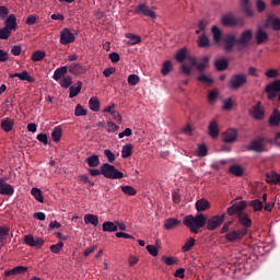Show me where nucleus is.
I'll return each mask as SVG.
<instances>
[{
  "label": "nucleus",
  "instance_id": "nucleus-1",
  "mask_svg": "<svg viewBox=\"0 0 280 280\" xmlns=\"http://www.w3.org/2000/svg\"><path fill=\"white\" fill-rule=\"evenodd\" d=\"M212 40L213 45H219L222 47L225 54H231L233 51L235 45H237V37L233 33L222 34V30L220 27L213 25L211 27Z\"/></svg>",
  "mask_w": 280,
  "mask_h": 280
},
{
  "label": "nucleus",
  "instance_id": "nucleus-2",
  "mask_svg": "<svg viewBox=\"0 0 280 280\" xmlns=\"http://www.w3.org/2000/svg\"><path fill=\"white\" fill-rule=\"evenodd\" d=\"M184 225L189 229L190 233H195L198 235L200 233V229H205L207 226V217L203 213H197L196 215H186L184 218Z\"/></svg>",
  "mask_w": 280,
  "mask_h": 280
},
{
  "label": "nucleus",
  "instance_id": "nucleus-3",
  "mask_svg": "<svg viewBox=\"0 0 280 280\" xmlns=\"http://www.w3.org/2000/svg\"><path fill=\"white\" fill-rule=\"evenodd\" d=\"M102 176H104V178H109L110 180H121V178H124V173L117 170L113 164L103 163Z\"/></svg>",
  "mask_w": 280,
  "mask_h": 280
},
{
  "label": "nucleus",
  "instance_id": "nucleus-4",
  "mask_svg": "<svg viewBox=\"0 0 280 280\" xmlns=\"http://www.w3.org/2000/svg\"><path fill=\"white\" fill-rule=\"evenodd\" d=\"M221 24L224 27H244V21L237 16L233 12H228L221 16Z\"/></svg>",
  "mask_w": 280,
  "mask_h": 280
},
{
  "label": "nucleus",
  "instance_id": "nucleus-5",
  "mask_svg": "<svg viewBox=\"0 0 280 280\" xmlns=\"http://www.w3.org/2000/svg\"><path fill=\"white\" fill-rule=\"evenodd\" d=\"M248 82V78L244 73H238V74H233L230 82L229 86L231 91H237V89H242L244 84Z\"/></svg>",
  "mask_w": 280,
  "mask_h": 280
},
{
  "label": "nucleus",
  "instance_id": "nucleus-6",
  "mask_svg": "<svg viewBox=\"0 0 280 280\" xmlns=\"http://www.w3.org/2000/svg\"><path fill=\"white\" fill-rule=\"evenodd\" d=\"M246 235H248V231L240 229V230H232L228 232L224 237L226 242L234 243V242H242V240H244Z\"/></svg>",
  "mask_w": 280,
  "mask_h": 280
},
{
  "label": "nucleus",
  "instance_id": "nucleus-7",
  "mask_svg": "<svg viewBox=\"0 0 280 280\" xmlns=\"http://www.w3.org/2000/svg\"><path fill=\"white\" fill-rule=\"evenodd\" d=\"M264 143H266V138L264 136H259L250 142L247 150L250 152L261 153L266 150V144Z\"/></svg>",
  "mask_w": 280,
  "mask_h": 280
},
{
  "label": "nucleus",
  "instance_id": "nucleus-8",
  "mask_svg": "<svg viewBox=\"0 0 280 280\" xmlns=\"http://www.w3.org/2000/svg\"><path fill=\"white\" fill-rule=\"evenodd\" d=\"M224 218H226V214H221V215H213L209 220L206 221V229L208 231H215V229H219V226H222L224 223Z\"/></svg>",
  "mask_w": 280,
  "mask_h": 280
},
{
  "label": "nucleus",
  "instance_id": "nucleus-9",
  "mask_svg": "<svg viewBox=\"0 0 280 280\" xmlns=\"http://www.w3.org/2000/svg\"><path fill=\"white\" fill-rule=\"evenodd\" d=\"M264 27H266V30L271 27V30H273V32H279L280 31V19L277 15H275V13L267 14V19L265 21Z\"/></svg>",
  "mask_w": 280,
  "mask_h": 280
},
{
  "label": "nucleus",
  "instance_id": "nucleus-10",
  "mask_svg": "<svg viewBox=\"0 0 280 280\" xmlns=\"http://www.w3.org/2000/svg\"><path fill=\"white\" fill-rule=\"evenodd\" d=\"M24 244L31 246L32 248H43L45 241L42 237H34V235L28 234L24 236Z\"/></svg>",
  "mask_w": 280,
  "mask_h": 280
},
{
  "label": "nucleus",
  "instance_id": "nucleus-11",
  "mask_svg": "<svg viewBox=\"0 0 280 280\" xmlns=\"http://www.w3.org/2000/svg\"><path fill=\"white\" fill-rule=\"evenodd\" d=\"M250 40H253V31L245 30L242 32L241 37L236 38V45L241 47H248L250 45Z\"/></svg>",
  "mask_w": 280,
  "mask_h": 280
},
{
  "label": "nucleus",
  "instance_id": "nucleus-12",
  "mask_svg": "<svg viewBox=\"0 0 280 280\" xmlns=\"http://www.w3.org/2000/svg\"><path fill=\"white\" fill-rule=\"evenodd\" d=\"M60 45H71V43H75V35L71 33V30L63 28L60 32Z\"/></svg>",
  "mask_w": 280,
  "mask_h": 280
},
{
  "label": "nucleus",
  "instance_id": "nucleus-13",
  "mask_svg": "<svg viewBox=\"0 0 280 280\" xmlns=\"http://www.w3.org/2000/svg\"><path fill=\"white\" fill-rule=\"evenodd\" d=\"M136 14H142V16H149V19H156V13L150 9L145 3H140L136 8Z\"/></svg>",
  "mask_w": 280,
  "mask_h": 280
},
{
  "label": "nucleus",
  "instance_id": "nucleus-14",
  "mask_svg": "<svg viewBox=\"0 0 280 280\" xmlns=\"http://www.w3.org/2000/svg\"><path fill=\"white\" fill-rule=\"evenodd\" d=\"M237 220L238 223L243 226V229L241 230L248 231V229L253 226V220L250 219V217H248V213L244 211L238 213Z\"/></svg>",
  "mask_w": 280,
  "mask_h": 280
},
{
  "label": "nucleus",
  "instance_id": "nucleus-15",
  "mask_svg": "<svg viewBox=\"0 0 280 280\" xmlns=\"http://www.w3.org/2000/svg\"><path fill=\"white\" fill-rule=\"evenodd\" d=\"M245 208H246V201H240V202L234 203L230 208H228L226 212H228V215L236 214L238 218L240 213H242Z\"/></svg>",
  "mask_w": 280,
  "mask_h": 280
},
{
  "label": "nucleus",
  "instance_id": "nucleus-16",
  "mask_svg": "<svg viewBox=\"0 0 280 280\" xmlns=\"http://www.w3.org/2000/svg\"><path fill=\"white\" fill-rule=\"evenodd\" d=\"M240 5L245 16H247L248 19H253L255 16V11H253V5L250 4V0H240Z\"/></svg>",
  "mask_w": 280,
  "mask_h": 280
},
{
  "label": "nucleus",
  "instance_id": "nucleus-17",
  "mask_svg": "<svg viewBox=\"0 0 280 280\" xmlns=\"http://www.w3.org/2000/svg\"><path fill=\"white\" fill-rule=\"evenodd\" d=\"M250 115L258 121H261V119L266 117L264 107H261V102H258L256 105L253 106Z\"/></svg>",
  "mask_w": 280,
  "mask_h": 280
},
{
  "label": "nucleus",
  "instance_id": "nucleus-18",
  "mask_svg": "<svg viewBox=\"0 0 280 280\" xmlns=\"http://www.w3.org/2000/svg\"><path fill=\"white\" fill-rule=\"evenodd\" d=\"M0 195L1 196H13L14 187L12 185L5 183V179L0 178Z\"/></svg>",
  "mask_w": 280,
  "mask_h": 280
},
{
  "label": "nucleus",
  "instance_id": "nucleus-19",
  "mask_svg": "<svg viewBox=\"0 0 280 280\" xmlns=\"http://www.w3.org/2000/svg\"><path fill=\"white\" fill-rule=\"evenodd\" d=\"M256 38V45H264L266 40H268V33L261 28V26H258L255 33Z\"/></svg>",
  "mask_w": 280,
  "mask_h": 280
},
{
  "label": "nucleus",
  "instance_id": "nucleus-20",
  "mask_svg": "<svg viewBox=\"0 0 280 280\" xmlns=\"http://www.w3.org/2000/svg\"><path fill=\"white\" fill-rule=\"evenodd\" d=\"M237 139V129H228L223 133V141L224 143H233Z\"/></svg>",
  "mask_w": 280,
  "mask_h": 280
},
{
  "label": "nucleus",
  "instance_id": "nucleus-21",
  "mask_svg": "<svg viewBox=\"0 0 280 280\" xmlns=\"http://www.w3.org/2000/svg\"><path fill=\"white\" fill-rule=\"evenodd\" d=\"M195 208L198 213H202V211L211 209V203L209 202V200L202 198L196 201Z\"/></svg>",
  "mask_w": 280,
  "mask_h": 280
},
{
  "label": "nucleus",
  "instance_id": "nucleus-22",
  "mask_svg": "<svg viewBox=\"0 0 280 280\" xmlns=\"http://www.w3.org/2000/svg\"><path fill=\"white\" fill-rule=\"evenodd\" d=\"M68 71L71 75H82L83 73H86V69H84L80 63H71L68 67Z\"/></svg>",
  "mask_w": 280,
  "mask_h": 280
},
{
  "label": "nucleus",
  "instance_id": "nucleus-23",
  "mask_svg": "<svg viewBox=\"0 0 280 280\" xmlns=\"http://www.w3.org/2000/svg\"><path fill=\"white\" fill-rule=\"evenodd\" d=\"M4 27L9 31V32H16V15L14 14H10L8 16V19L4 22Z\"/></svg>",
  "mask_w": 280,
  "mask_h": 280
},
{
  "label": "nucleus",
  "instance_id": "nucleus-24",
  "mask_svg": "<svg viewBox=\"0 0 280 280\" xmlns=\"http://www.w3.org/2000/svg\"><path fill=\"white\" fill-rule=\"evenodd\" d=\"M24 272H27V267L25 266H18L13 269L5 270L4 277H16V275H24Z\"/></svg>",
  "mask_w": 280,
  "mask_h": 280
},
{
  "label": "nucleus",
  "instance_id": "nucleus-25",
  "mask_svg": "<svg viewBox=\"0 0 280 280\" xmlns=\"http://www.w3.org/2000/svg\"><path fill=\"white\" fill-rule=\"evenodd\" d=\"M208 131L212 139H218L220 136V127L218 126V121L211 120L208 126Z\"/></svg>",
  "mask_w": 280,
  "mask_h": 280
},
{
  "label": "nucleus",
  "instance_id": "nucleus-26",
  "mask_svg": "<svg viewBox=\"0 0 280 280\" xmlns=\"http://www.w3.org/2000/svg\"><path fill=\"white\" fill-rule=\"evenodd\" d=\"M10 78H19V80L26 81L30 83L35 82L34 77L30 75V72H27V70H24L21 73L11 74Z\"/></svg>",
  "mask_w": 280,
  "mask_h": 280
},
{
  "label": "nucleus",
  "instance_id": "nucleus-27",
  "mask_svg": "<svg viewBox=\"0 0 280 280\" xmlns=\"http://www.w3.org/2000/svg\"><path fill=\"white\" fill-rule=\"evenodd\" d=\"M68 71H69V68L67 66L57 68L54 72L52 79L56 80V82H58V80H62V78L67 75Z\"/></svg>",
  "mask_w": 280,
  "mask_h": 280
},
{
  "label": "nucleus",
  "instance_id": "nucleus-28",
  "mask_svg": "<svg viewBox=\"0 0 280 280\" xmlns=\"http://www.w3.org/2000/svg\"><path fill=\"white\" fill-rule=\"evenodd\" d=\"M180 224V220L176 218H168L164 222V229L166 231H172V229H176Z\"/></svg>",
  "mask_w": 280,
  "mask_h": 280
},
{
  "label": "nucleus",
  "instance_id": "nucleus-29",
  "mask_svg": "<svg viewBox=\"0 0 280 280\" xmlns=\"http://www.w3.org/2000/svg\"><path fill=\"white\" fill-rule=\"evenodd\" d=\"M1 128L4 132H12L14 128V120L10 118H4L1 120Z\"/></svg>",
  "mask_w": 280,
  "mask_h": 280
},
{
  "label": "nucleus",
  "instance_id": "nucleus-30",
  "mask_svg": "<svg viewBox=\"0 0 280 280\" xmlns=\"http://www.w3.org/2000/svg\"><path fill=\"white\" fill-rule=\"evenodd\" d=\"M197 43H198V47H200L201 49L211 47V40L205 33L198 37Z\"/></svg>",
  "mask_w": 280,
  "mask_h": 280
},
{
  "label": "nucleus",
  "instance_id": "nucleus-31",
  "mask_svg": "<svg viewBox=\"0 0 280 280\" xmlns=\"http://www.w3.org/2000/svg\"><path fill=\"white\" fill-rule=\"evenodd\" d=\"M280 124V112L275 108L272 114L269 117V126H279Z\"/></svg>",
  "mask_w": 280,
  "mask_h": 280
},
{
  "label": "nucleus",
  "instance_id": "nucleus-32",
  "mask_svg": "<svg viewBox=\"0 0 280 280\" xmlns=\"http://www.w3.org/2000/svg\"><path fill=\"white\" fill-rule=\"evenodd\" d=\"M85 224H92L93 226H97L100 224V218L95 214L88 213L83 218Z\"/></svg>",
  "mask_w": 280,
  "mask_h": 280
},
{
  "label": "nucleus",
  "instance_id": "nucleus-33",
  "mask_svg": "<svg viewBox=\"0 0 280 280\" xmlns=\"http://www.w3.org/2000/svg\"><path fill=\"white\" fill-rule=\"evenodd\" d=\"M266 178L269 185H280V175L277 173H267Z\"/></svg>",
  "mask_w": 280,
  "mask_h": 280
},
{
  "label": "nucleus",
  "instance_id": "nucleus-34",
  "mask_svg": "<svg viewBox=\"0 0 280 280\" xmlns=\"http://www.w3.org/2000/svg\"><path fill=\"white\" fill-rule=\"evenodd\" d=\"M217 71H226L229 69V61L225 58L219 59L214 62Z\"/></svg>",
  "mask_w": 280,
  "mask_h": 280
},
{
  "label": "nucleus",
  "instance_id": "nucleus-35",
  "mask_svg": "<svg viewBox=\"0 0 280 280\" xmlns=\"http://www.w3.org/2000/svg\"><path fill=\"white\" fill-rule=\"evenodd\" d=\"M85 162L88 163L89 167H98L100 156L96 154L90 155L86 158Z\"/></svg>",
  "mask_w": 280,
  "mask_h": 280
},
{
  "label": "nucleus",
  "instance_id": "nucleus-36",
  "mask_svg": "<svg viewBox=\"0 0 280 280\" xmlns=\"http://www.w3.org/2000/svg\"><path fill=\"white\" fill-rule=\"evenodd\" d=\"M117 231V224L106 221L103 223V232L104 233H115Z\"/></svg>",
  "mask_w": 280,
  "mask_h": 280
},
{
  "label": "nucleus",
  "instance_id": "nucleus-37",
  "mask_svg": "<svg viewBox=\"0 0 280 280\" xmlns=\"http://www.w3.org/2000/svg\"><path fill=\"white\" fill-rule=\"evenodd\" d=\"M194 246H196V240L194 237H189L183 245L182 253H189Z\"/></svg>",
  "mask_w": 280,
  "mask_h": 280
},
{
  "label": "nucleus",
  "instance_id": "nucleus-38",
  "mask_svg": "<svg viewBox=\"0 0 280 280\" xmlns=\"http://www.w3.org/2000/svg\"><path fill=\"white\" fill-rule=\"evenodd\" d=\"M90 109L93 110V113L100 112V98L96 96H93L89 101Z\"/></svg>",
  "mask_w": 280,
  "mask_h": 280
},
{
  "label": "nucleus",
  "instance_id": "nucleus-39",
  "mask_svg": "<svg viewBox=\"0 0 280 280\" xmlns=\"http://www.w3.org/2000/svg\"><path fill=\"white\" fill-rule=\"evenodd\" d=\"M229 172L234 176H244V168L237 164L231 165Z\"/></svg>",
  "mask_w": 280,
  "mask_h": 280
},
{
  "label": "nucleus",
  "instance_id": "nucleus-40",
  "mask_svg": "<svg viewBox=\"0 0 280 280\" xmlns=\"http://www.w3.org/2000/svg\"><path fill=\"white\" fill-rule=\"evenodd\" d=\"M47 54L43 50H35L31 57L32 62H40V60L45 59Z\"/></svg>",
  "mask_w": 280,
  "mask_h": 280
},
{
  "label": "nucleus",
  "instance_id": "nucleus-41",
  "mask_svg": "<svg viewBox=\"0 0 280 280\" xmlns=\"http://www.w3.org/2000/svg\"><path fill=\"white\" fill-rule=\"evenodd\" d=\"M126 38L129 40L127 42V45H139L141 43V37L139 35H135L131 33L126 34Z\"/></svg>",
  "mask_w": 280,
  "mask_h": 280
},
{
  "label": "nucleus",
  "instance_id": "nucleus-42",
  "mask_svg": "<svg viewBox=\"0 0 280 280\" xmlns=\"http://www.w3.org/2000/svg\"><path fill=\"white\" fill-rule=\"evenodd\" d=\"M10 235V228L0 226V244H5L8 236Z\"/></svg>",
  "mask_w": 280,
  "mask_h": 280
},
{
  "label": "nucleus",
  "instance_id": "nucleus-43",
  "mask_svg": "<svg viewBox=\"0 0 280 280\" xmlns=\"http://www.w3.org/2000/svg\"><path fill=\"white\" fill-rule=\"evenodd\" d=\"M82 91V82H78V86H70L69 97L73 100V97H78V94Z\"/></svg>",
  "mask_w": 280,
  "mask_h": 280
},
{
  "label": "nucleus",
  "instance_id": "nucleus-44",
  "mask_svg": "<svg viewBox=\"0 0 280 280\" xmlns=\"http://www.w3.org/2000/svg\"><path fill=\"white\" fill-rule=\"evenodd\" d=\"M132 156V144H125L121 149V159H130Z\"/></svg>",
  "mask_w": 280,
  "mask_h": 280
},
{
  "label": "nucleus",
  "instance_id": "nucleus-45",
  "mask_svg": "<svg viewBox=\"0 0 280 280\" xmlns=\"http://www.w3.org/2000/svg\"><path fill=\"white\" fill-rule=\"evenodd\" d=\"M175 60H177V62H185V60H187V48L179 49L175 55Z\"/></svg>",
  "mask_w": 280,
  "mask_h": 280
},
{
  "label": "nucleus",
  "instance_id": "nucleus-46",
  "mask_svg": "<svg viewBox=\"0 0 280 280\" xmlns=\"http://www.w3.org/2000/svg\"><path fill=\"white\" fill-rule=\"evenodd\" d=\"M51 138L55 143H58V141H60L62 138V128L56 127L51 132Z\"/></svg>",
  "mask_w": 280,
  "mask_h": 280
},
{
  "label": "nucleus",
  "instance_id": "nucleus-47",
  "mask_svg": "<svg viewBox=\"0 0 280 280\" xmlns=\"http://www.w3.org/2000/svg\"><path fill=\"white\" fill-rule=\"evenodd\" d=\"M31 194L35 200H37V202H45V199L43 198V191L39 188H32Z\"/></svg>",
  "mask_w": 280,
  "mask_h": 280
},
{
  "label": "nucleus",
  "instance_id": "nucleus-48",
  "mask_svg": "<svg viewBox=\"0 0 280 280\" xmlns=\"http://www.w3.org/2000/svg\"><path fill=\"white\" fill-rule=\"evenodd\" d=\"M249 207H252L254 211H262L264 203L259 199H254L249 202Z\"/></svg>",
  "mask_w": 280,
  "mask_h": 280
},
{
  "label": "nucleus",
  "instance_id": "nucleus-49",
  "mask_svg": "<svg viewBox=\"0 0 280 280\" xmlns=\"http://www.w3.org/2000/svg\"><path fill=\"white\" fill-rule=\"evenodd\" d=\"M209 65V57H203L201 59V62L197 65H195V67L198 69V71H200V73H202V71H205V69H207V66Z\"/></svg>",
  "mask_w": 280,
  "mask_h": 280
},
{
  "label": "nucleus",
  "instance_id": "nucleus-50",
  "mask_svg": "<svg viewBox=\"0 0 280 280\" xmlns=\"http://www.w3.org/2000/svg\"><path fill=\"white\" fill-rule=\"evenodd\" d=\"M122 194H126V196H137V189L132 186H121Z\"/></svg>",
  "mask_w": 280,
  "mask_h": 280
},
{
  "label": "nucleus",
  "instance_id": "nucleus-51",
  "mask_svg": "<svg viewBox=\"0 0 280 280\" xmlns=\"http://www.w3.org/2000/svg\"><path fill=\"white\" fill-rule=\"evenodd\" d=\"M127 82L129 86H137V84L141 82V79L137 74H130L127 79Z\"/></svg>",
  "mask_w": 280,
  "mask_h": 280
},
{
  "label": "nucleus",
  "instance_id": "nucleus-52",
  "mask_svg": "<svg viewBox=\"0 0 280 280\" xmlns=\"http://www.w3.org/2000/svg\"><path fill=\"white\" fill-rule=\"evenodd\" d=\"M170 71H172V61H165L162 65L161 73L162 75H168Z\"/></svg>",
  "mask_w": 280,
  "mask_h": 280
},
{
  "label": "nucleus",
  "instance_id": "nucleus-53",
  "mask_svg": "<svg viewBox=\"0 0 280 280\" xmlns=\"http://www.w3.org/2000/svg\"><path fill=\"white\" fill-rule=\"evenodd\" d=\"M75 117H84L86 116V109L81 105L78 104L74 109Z\"/></svg>",
  "mask_w": 280,
  "mask_h": 280
},
{
  "label": "nucleus",
  "instance_id": "nucleus-54",
  "mask_svg": "<svg viewBox=\"0 0 280 280\" xmlns=\"http://www.w3.org/2000/svg\"><path fill=\"white\" fill-rule=\"evenodd\" d=\"M73 84V79L71 77H65L61 81H60V86L62 89H69V86H71Z\"/></svg>",
  "mask_w": 280,
  "mask_h": 280
},
{
  "label": "nucleus",
  "instance_id": "nucleus-55",
  "mask_svg": "<svg viewBox=\"0 0 280 280\" xmlns=\"http://www.w3.org/2000/svg\"><path fill=\"white\" fill-rule=\"evenodd\" d=\"M207 25H209V22L207 20H200L198 23V30H196L195 34H200L201 32L205 33L207 30Z\"/></svg>",
  "mask_w": 280,
  "mask_h": 280
},
{
  "label": "nucleus",
  "instance_id": "nucleus-56",
  "mask_svg": "<svg viewBox=\"0 0 280 280\" xmlns=\"http://www.w3.org/2000/svg\"><path fill=\"white\" fill-rule=\"evenodd\" d=\"M62 248H65V243L62 242H58L57 244L50 246V250L54 253V255H58Z\"/></svg>",
  "mask_w": 280,
  "mask_h": 280
},
{
  "label": "nucleus",
  "instance_id": "nucleus-57",
  "mask_svg": "<svg viewBox=\"0 0 280 280\" xmlns=\"http://www.w3.org/2000/svg\"><path fill=\"white\" fill-rule=\"evenodd\" d=\"M12 34V31H9V28H3L0 30V40H8Z\"/></svg>",
  "mask_w": 280,
  "mask_h": 280
},
{
  "label": "nucleus",
  "instance_id": "nucleus-58",
  "mask_svg": "<svg viewBox=\"0 0 280 280\" xmlns=\"http://www.w3.org/2000/svg\"><path fill=\"white\" fill-rule=\"evenodd\" d=\"M209 150L207 149V145L205 144H199L197 149V156L203 158L207 156Z\"/></svg>",
  "mask_w": 280,
  "mask_h": 280
},
{
  "label": "nucleus",
  "instance_id": "nucleus-59",
  "mask_svg": "<svg viewBox=\"0 0 280 280\" xmlns=\"http://www.w3.org/2000/svg\"><path fill=\"white\" fill-rule=\"evenodd\" d=\"M266 2L264 0H256V10L259 14L266 12Z\"/></svg>",
  "mask_w": 280,
  "mask_h": 280
},
{
  "label": "nucleus",
  "instance_id": "nucleus-60",
  "mask_svg": "<svg viewBox=\"0 0 280 280\" xmlns=\"http://www.w3.org/2000/svg\"><path fill=\"white\" fill-rule=\"evenodd\" d=\"M268 91H276V93H279L280 91V80H276L268 85Z\"/></svg>",
  "mask_w": 280,
  "mask_h": 280
},
{
  "label": "nucleus",
  "instance_id": "nucleus-61",
  "mask_svg": "<svg viewBox=\"0 0 280 280\" xmlns=\"http://www.w3.org/2000/svg\"><path fill=\"white\" fill-rule=\"evenodd\" d=\"M162 261H164L166 266H174L175 264H178V259L167 256H163Z\"/></svg>",
  "mask_w": 280,
  "mask_h": 280
},
{
  "label": "nucleus",
  "instance_id": "nucleus-62",
  "mask_svg": "<svg viewBox=\"0 0 280 280\" xmlns=\"http://www.w3.org/2000/svg\"><path fill=\"white\" fill-rule=\"evenodd\" d=\"M104 156H106L108 163H115V153L110 149L104 150Z\"/></svg>",
  "mask_w": 280,
  "mask_h": 280
},
{
  "label": "nucleus",
  "instance_id": "nucleus-63",
  "mask_svg": "<svg viewBox=\"0 0 280 280\" xmlns=\"http://www.w3.org/2000/svg\"><path fill=\"white\" fill-rule=\"evenodd\" d=\"M198 81L202 82V84L211 85L213 84V79L207 77V74H201L198 77Z\"/></svg>",
  "mask_w": 280,
  "mask_h": 280
},
{
  "label": "nucleus",
  "instance_id": "nucleus-64",
  "mask_svg": "<svg viewBox=\"0 0 280 280\" xmlns=\"http://www.w3.org/2000/svg\"><path fill=\"white\" fill-rule=\"evenodd\" d=\"M215 100H218V90H212L208 94V102L210 104L215 103Z\"/></svg>",
  "mask_w": 280,
  "mask_h": 280
}]
</instances>
